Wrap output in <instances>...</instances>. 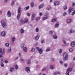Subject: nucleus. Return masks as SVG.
Masks as SVG:
<instances>
[{
  "mask_svg": "<svg viewBox=\"0 0 75 75\" xmlns=\"http://www.w3.org/2000/svg\"><path fill=\"white\" fill-rule=\"evenodd\" d=\"M63 59L64 61L65 62L67 60H68V54L67 53H64L63 55Z\"/></svg>",
  "mask_w": 75,
  "mask_h": 75,
  "instance_id": "f257e3e1",
  "label": "nucleus"
},
{
  "mask_svg": "<svg viewBox=\"0 0 75 75\" xmlns=\"http://www.w3.org/2000/svg\"><path fill=\"white\" fill-rule=\"evenodd\" d=\"M1 24L2 26L3 27V28H5L6 27V23L4 21H1Z\"/></svg>",
  "mask_w": 75,
  "mask_h": 75,
  "instance_id": "f03ea898",
  "label": "nucleus"
},
{
  "mask_svg": "<svg viewBox=\"0 0 75 75\" xmlns=\"http://www.w3.org/2000/svg\"><path fill=\"white\" fill-rule=\"evenodd\" d=\"M25 71L28 73H29L30 72V69L29 67H27L25 68Z\"/></svg>",
  "mask_w": 75,
  "mask_h": 75,
  "instance_id": "7ed1b4c3",
  "label": "nucleus"
},
{
  "mask_svg": "<svg viewBox=\"0 0 75 75\" xmlns=\"http://www.w3.org/2000/svg\"><path fill=\"white\" fill-rule=\"evenodd\" d=\"M0 53H1L2 55H4L5 54V49L4 48L2 51V50L0 49Z\"/></svg>",
  "mask_w": 75,
  "mask_h": 75,
  "instance_id": "20e7f679",
  "label": "nucleus"
},
{
  "mask_svg": "<svg viewBox=\"0 0 75 75\" xmlns=\"http://www.w3.org/2000/svg\"><path fill=\"white\" fill-rule=\"evenodd\" d=\"M73 10H74V8L72 7L68 9V13L69 14L71 12V11H72Z\"/></svg>",
  "mask_w": 75,
  "mask_h": 75,
  "instance_id": "39448f33",
  "label": "nucleus"
},
{
  "mask_svg": "<svg viewBox=\"0 0 75 75\" xmlns=\"http://www.w3.org/2000/svg\"><path fill=\"white\" fill-rule=\"evenodd\" d=\"M11 16V12L10 11H8L7 12V16L8 17H10Z\"/></svg>",
  "mask_w": 75,
  "mask_h": 75,
  "instance_id": "423d86ee",
  "label": "nucleus"
},
{
  "mask_svg": "<svg viewBox=\"0 0 75 75\" xmlns=\"http://www.w3.org/2000/svg\"><path fill=\"white\" fill-rule=\"evenodd\" d=\"M1 34L2 37H5L6 36V32L4 31H3L1 33Z\"/></svg>",
  "mask_w": 75,
  "mask_h": 75,
  "instance_id": "0eeeda50",
  "label": "nucleus"
},
{
  "mask_svg": "<svg viewBox=\"0 0 75 75\" xmlns=\"http://www.w3.org/2000/svg\"><path fill=\"white\" fill-rule=\"evenodd\" d=\"M71 46L72 47L75 46V42L74 41H72L71 42Z\"/></svg>",
  "mask_w": 75,
  "mask_h": 75,
  "instance_id": "6e6552de",
  "label": "nucleus"
},
{
  "mask_svg": "<svg viewBox=\"0 0 75 75\" xmlns=\"http://www.w3.org/2000/svg\"><path fill=\"white\" fill-rule=\"evenodd\" d=\"M49 33L50 34H51L52 35H53L52 34L53 33L54 34V35H55L56 34V33H55V32H53L52 31H50L49 32Z\"/></svg>",
  "mask_w": 75,
  "mask_h": 75,
  "instance_id": "1a4fd4ad",
  "label": "nucleus"
},
{
  "mask_svg": "<svg viewBox=\"0 0 75 75\" xmlns=\"http://www.w3.org/2000/svg\"><path fill=\"white\" fill-rule=\"evenodd\" d=\"M21 13V8L20 7H19L18 10V14Z\"/></svg>",
  "mask_w": 75,
  "mask_h": 75,
  "instance_id": "9d476101",
  "label": "nucleus"
},
{
  "mask_svg": "<svg viewBox=\"0 0 75 75\" xmlns=\"http://www.w3.org/2000/svg\"><path fill=\"white\" fill-rule=\"evenodd\" d=\"M38 51L40 54H42V49L40 48V50Z\"/></svg>",
  "mask_w": 75,
  "mask_h": 75,
  "instance_id": "9b49d317",
  "label": "nucleus"
},
{
  "mask_svg": "<svg viewBox=\"0 0 75 75\" xmlns=\"http://www.w3.org/2000/svg\"><path fill=\"white\" fill-rule=\"evenodd\" d=\"M44 7V4H42L40 5L39 6V9H40L41 8H42V7Z\"/></svg>",
  "mask_w": 75,
  "mask_h": 75,
  "instance_id": "f8f14e48",
  "label": "nucleus"
},
{
  "mask_svg": "<svg viewBox=\"0 0 75 75\" xmlns=\"http://www.w3.org/2000/svg\"><path fill=\"white\" fill-rule=\"evenodd\" d=\"M40 38V36H39V35H37L35 38V39L36 40H38V39H39V38Z\"/></svg>",
  "mask_w": 75,
  "mask_h": 75,
  "instance_id": "ddd939ff",
  "label": "nucleus"
},
{
  "mask_svg": "<svg viewBox=\"0 0 75 75\" xmlns=\"http://www.w3.org/2000/svg\"><path fill=\"white\" fill-rule=\"evenodd\" d=\"M59 23L57 22V23L55 25V28H57L59 26Z\"/></svg>",
  "mask_w": 75,
  "mask_h": 75,
  "instance_id": "4468645a",
  "label": "nucleus"
},
{
  "mask_svg": "<svg viewBox=\"0 0 75 75\" xmlns=\"http://www.w3.org/2000/svg\"><path fill=\"white\" fill-rule=\"evenodd\" d=\"M26 62L28 64H30L31 63V62L30 60L28 59L26 60Z\"/></svg>",
  "mask_w": 75,
  "mask_h": 75,
  "instance_id": "2eb2a0df",
  "label": "nucleus"
},
{
  "mask_svg": "<svg viewBox=\"0 0 75 75\" xmlns=\"http://www.w3.org/2000/svg\"><path fill=\"white\" fill-rule=\"evenodd\" d=\"M50 69H54V65H52L50 67Z\"/></svg>",
  "mask_w": 75,
  "mask_h": 75,
  "instance_id": "dca6fc26",
  "label": "nucleus"
},
{
  "mask_svg": "<svg viewBox=\"0 0 75 75\" xmlns=\"http://www.w3.org/2000/svg\"><path fill=\"white\" fill-rule=\"evenodd\" d=\"M21 13H20V14H18V15L17 16L18 20H19V19H20V16H21Z\"/></svg>",
  "mask_w": 75,
  "mask_h": 75,
  "instance_id": "f3484780",
  "label": "nucleus"
},
{
  "mask_svg": "<svg viewBox=\"0 0 75 75\" xmlns=\"http://www.w3.org/2000/svg\"><path fill=\"white\" fill-rule=\"evenodd\" d=\"M23 50L24 51V52H26L27 51V48L26 47H24L23 48Z\"/></svg>",
  "mask_w": 75,
  "mask_h": 75,
  "instance_id": "a211bd4d",
  "label": "nucleus"
},
{
  "mask_svg": "<svg viewBox=\"0 0 75 75\" xmlns=\"http://www.w3.org/2000/svg\"><path fill=\"white\" fill-rule=\"evenodd\" d=\"M71 21H72V20L68 19L67 20V23H71Z\"/></svg>",
  "mask_w": 75,
  "mask_h": 75,
  "instance_id": "6ab92c4d",
  "label": "nucleus"
},
{
  "mask_svg": "<svg viewBox=\"0 0 75 75\" xmlns=\"http://www.w3.org/2000/svg\"><path fill=\"white\" fill-rule=\"evenodd\" d=\"M35 17V14L34 13H33L32 15V18H31V19L32 20H34V18Z\"/></svg>",
  "mask_w": 75,
  "mask_h": 75,
  "instance_id": "aec40b11",
  "label": "nucleus"
},
{
  "mask_svg": "<svg viewBox=\"0 0 75 75\" xmlns=\"http://www.w3.org/2000/svg\"><path fill=\"white\" fill-rule=\"evenodd\" d=\"M11 47H9L7 50L8 52H11Z\"/></svg>",
  "mask_w": 75,
  "mask_h": 75,
  "instance_id": "412c9836",
  "label": "nucleus"
},
{
  "mask_svg": "<svg viewBox=\"0 0 75 75\" xmlns=\"http://www.w3.org/2000/svg\"><path fill=\"white\" fill-rule=\"evenodd\" d=\"M36 21H39V20H40V17H37L35 19Z\"/></svg>",
  "mask_w": 75,
  "mask_h": 75,
  "instance_id": "4be33fe9",
  "label": "nucleus"
},
{
  "mask_svg": "<svg viewBox=\"0 0 75 75\" xmlns=\"http://www.w3.org/2000/svg\"><path fill=\"white\" fill-rule=\"evenodd\" d=\"M75 31L74 30H72L71 29L69 30V32L70 34H72Z\"/></svg>",
  "mask_w": 75,
  "mask_h": 75,
  "instance_id": "5701e85b",
  "label": "nucleus"
},
{
  "mask_svg": "<svg viewBox=\"0 0 75 75\" xmlns=\"http://www.w3.org/2000/svg\"><path fill=\"white\" fill-rule=\"evenodd\" d=\"M30 8V6H27L26 7H25L24 8L25 10H28V9Z\"/></svg>",
  "mask_w": 75,
  "mask_h": 75,
  "instance_id": "b1692460",
  "label": "nucleus"
},
{
  "mask_svg": "<svg viewBox=\"0 0 75 75\" xmlns=\"http://www.w3.org/2000/svg\"><path fill=\"white\" fill-rule=\"evenodd\" d=\"M5 45L7 47H8L10 45V44L8 43H6L5 44Z\"/></svg>",
  "mask_w": 75,
  "mask_h": 75,
  "instance_id": "393cba45",
  "label": "nucleus"
},
{
  "mask_svg": "<svg viewBox=\"0 0 75 75\" xmlns=\"http://www.w3.org/2000/svg\"><path fill=\"white\" fill-rule=\"evenodd\" d=\"M54 6H57V5H58V1H55L54 3Z\"/></svg>",
  "mask_w": 75,
  "mask_h": 75,
  "instance_id": "a878e982",
  "label": "nucleus"
},
{
  "mask_svg": "<svg viewBox=\"0 0 75 75\" xmlns=\"http://www.w3.org/2000/svg\"><path fill=\"white\" fill-rule=\"evenodd\" d=\"M35 31L36 33H38L39 31V29L37 27L35 29Z\"/></svg>",
  "mask_w": 75,
  "mask_h": 75,
  "instance_id": "bb28decb",
  "label": "nucleus"
},
{
  "mask_svg": "<svg viewBox=\"0 0 75 75\" xmlns=\"http://www.w3.org/2000/svg\"><path fill=\"white\" fill-rule=\"evenodd\" d=\"M10 72H13L14 71V68H11L9 70Z\"/></svg>",
  "mask_w": 75,
  "mask_h": 75,
  "instance_id": "cd10ccee",
  "label": "nucleus"
},
{
  "mask_svg": "<svg viewBox=\"0 0 75 75\" xmlns=\"http://www.w3.org/2000/svg\"><path fill=\"white\" fill-rule=\"evenodd\" d=\"M66 75H69V71L67 70V72L66 73Z\"/></svg>",
  "mask_w": 75,
  "mask_h": 75,
  "instance_id": "c85d7f7f",
  "label": "nucleus"
},
{
  "mask_svg": "<svg viewBox=\"0 0 75 75\" xmlns=\"http://www.w3.org/2000/svg\"><path fill=\"white\" fill-rule=\"evenodd\" d=\"M59 53L60 54H61L62 53V50L61 49H59Z\"/></svg>",
  "mask_w": 75,
  "mask_h": 75,
  "instance_id": "c756f323",
  "label": "nucleus"
},
{
  "mask_svg": "<svg viewBox=\"0 0 75 75\" xmlns=\"http://www.w3.org/2000/svg\"><path fill=\"white\" fill-rule=\"evenodd\" d=\"M24 30L22 28L21 29V33L22 34H23L24 33Z\"/></svg>",
  "mask_w": 75,
  "mask_h": 75,
  "instance_id": "7c9ffc66",
  "label": "nucleus"
},
{
  "mask_svg": "<svg viewBox=\"0 0 75 75\" xmlns=\"http://www.w3.org/2000/svg\"><path fill=\"white\" fill-rule=\"evenodd\" d=\"M72 68H70L67 69V70L68 71H72Z\"/></svg>",
  "mask_w": 75,
  "mask_h": 75,
  "instance_id": "2f4dec72",
  "label": "nucleus"
},
{
  "mask_svg": "<svg viewBox=\"0 0 75 75\" xmlns=\"http://www.w3.org/2000/svg\"><path fill=\"white\" fill-rule=\"evenodd\" d=\"M14 4V1H13L11 3V6H13Z\"/></svg>",
  "mask_w": 75,
  "mask_h": 75,
  "instance_id": "473e14b6",
  "label": "nucleus"
},
{
  "mask_svg": "<svg viewBox=\"0 0 75 75\" xmlns=\"http://www.w3.org/2000/svg\"><path fill=\"white\" fill-rule=\"evenodd\" d=\"M27 22H28V19H25L24 21V23H26Z\"/></svg>",
  "mask_w": 75,
  "mask_h": 75,
  "instance_id": "72a5a7b5",
  "label": "nucleus"
},
{
  "mask_svg": "<svg viewBox=\"0 0 75 75\" xmlns=\"http://www.w3.org/2000/svg\"><path fill=\"white\" fill-rule=\"evenodd\" d=\"M24 47V44H21V47L22 48H23V47Z\"/></svg>",
  "mask_w": 75,
  "mask_h": 75,
  "instance_id": "f704fd0d",
  "label": "nucleus"
},
{
  "mask_svg": "<svg viewBox=\"0 0 75 75\" xmlns=\"http://www.w3.org/2000/svg\"><path fill=\"white\" fill-rule=\"evenodd\" d=\"M16 40V38H13L12 39V41L13 42V41H14Z\"/></svg>",
  "mask_w": 75,
  "mask_h": 75,
  "instance_id": "c9c22d12",
  "label": "nucleus"
},
{
  "mask_svg": "<svg viewBox=\"0 0 75 75\" xmlns=\"http://www.w3.org/2000/svg\"><path fill=\"white\" fill-rule=\"evenodd\" d=\"M63 8L64 10H66V9L67 8V6L66 5H65L64 6Z\"/></svg>",
  "mask_w": 75,
  "mask_h": 75,
  "instance_id": "e433bc0d",
  "label": "nucleus"
},
{
  "mask_svg": "<svg viewBox=\"0 0 75 75\" xmlns=\"http://www.w3.org/2000/svg\"><path fill=\"white\" fill-rule=\"evenodd\" d=\"M48 18V17H45L43 18V20H47Z\"/></svg>",
  "mask_w": 75,
  "mask_h": 75,
  "instance_id": "4c0bfd02",
  "label": "nucleus"
},
{
  "mask_svg": "<svg viewBox=\"0 0 75 75\" xmlns=\"http://www.w3.org/2000/svg\"><path fill=\"white\" fill-rule=\"evenodd\" d=\"M56 20H57V19H53L52 20V22H55V21H56Z\"/></svg>",
  "mask_w": 75,
  "mask_h": 75,
  "instance_id": "58836bf2",
  "label": "nucleus"
},
{
  "mask_svg": "<svg viewBox=\"0 0 75 75\" xmlns=\"http://www.w3.org/2000/svg\"><path fill=\"white\" fill-rule=\"evenodd\" d=\"M1 66L2 67H4V64H3V63L2 62L1 64Z\"/></svg>",
  "mask_w": 75,
  "mask_h": 75,
  "instance_id": "ea45409f",
  "label": "nucleus"
},
{
  "mask_svg": "<svg viewBox=\"0 0 75 75\" xmlns=\"http://www.w3.org/2000/svg\"><path fill=\"white\" fill-rule=\"evenodd\" d=\"M47 69V68L46 67H45L44 68H43L42 69V71H45Z\"/></svg>",
  "mask_w": 75,
  "mask_h": 75,
  "instance_id": "a19ab883",
  "label": "nucleus"
},
{
  "mask_svg": "<svg viewBox=\"0 0 75 75\" xmlns=\"http://www.w3.org/2000/svg\"><path fill=\"white\" fill-rule=\"evenodd\" d=\"M18 59V57H15L14 59V61H17V59Z\"/></svg>",
  "mask_w": 75,
  "mask_h": 75,
  "instance_id": "79ce46f5",
  "label": "nucleus"
},
{
  "mask_svg": "<svg viewBox=\"0 0 75 75\" xmlns=\"http://www.w3.org/2000/svg\"><path fill=\"white\" fill-rule=\"evenodd\" d=\"M72 16H74V14H75V10H74L72 13Z\"/></svg>",
  "mask_w": 75,
  "mask_h": 75,
  "instance_id": "37998d69",
  "label": "nucleus"
},
{
  "mask_svg": "<svg viewBox=\"0 0 75 75\" xmlns=\"http://www.w3.org/2000/svg\"><path fill=\"white\" fill-rule=\"evenodd\" d=\"M50 50V49L47 48V49L46 50V52H48V51H49Z\"/></svg>",
  "mask_w": 75,
  "mask_h": 75,
  "instance_id": "c03bdc74",
  "label": "nucleus"
},
{
  "mask_svg": "<svg viewBox=\"0 0 75 75\" xmlns=\"http://www.w3.org/2000/svg\"><path fill=\"white\" fill-rule=\"evenodd\" d=\"M31 7H33L34 6V3L32 2L31 4Z\"/></svg>",
  "mask_w": 75,
  "mask_h": 75,
  "instance_id": "a18cd8bd",
  "label": "nucleus"
},
{
  "mask_svg": "<svg viewBox=\"0 0 75 75\" xmlns=\"http://www.w3.org/2000/svg\"><path fill=\"white\" fill-rule=\"evenodd\" d=\"M48 14H49V13L48 12H46L45 13V15L46 16H48Z\"/></svg>",
  "mask_w": 75,
  "mask_h": 75,
  "instance_id": "49530a36",
  "label": "nucleus"
},
{
  "mask_svg": "<svg viewBox=\"0 0 75 75\" xmlns=\"http://www.w3.org/2000/svg\"><path fill=\"white\" fill-rule=\"evenodd\" d=\"M35 51V48H33L31 50V51H32V52H34V51Z\"/></svg>",
  "mask_w": 75,
  "mask_h": 75,
  "instance_id": "de8ad7c7",
  "label": "nucleus"
},
{
  "mask_svg": "<svg viewBox=\"0 0 75 75\" xmlns=\"http://www.w3.org/2000/svg\"><path fill=\"white\" fill-rule=\"evenodd\" d=\"M64 67H67L68 66V64L67 63H65L64 64Z\"/></svg>",
  "mask_w": 75,
  "mask_h": 75,
  "instance_id": "09e8293b",
  "label": "nucleus"
},
{
  "mask_svg": "<svg viewBox=\"0 0 75 75\" xmlns=\"http://www.w3.org/2000/svg\"><path fill=\"white\" fill-rule=\"evenodd\" d=\"M53 38L54 39H57V38H58V37H57V36H53Z\"/></svg>",
  "mask_w": 75,
  "mask_h": 75,
  "instance_id": "8fccbe9b",
  "label": "nucleus"
},
{
  "mask_svg": "<svg viewBox=\"0 0 75 75\" xmlns=\"http://www.w3.org/2000/svg\"><path fill=\"white\" fill-rule=\"evenodd\" d=\"M41 44H44V43H45V40H42L41 41Z\"/></svg>",
  "mask_w": 75,
  "mask_h": 75,
  "instance_id": "3c124183",
  "label": "nucleus"
},
{
  "mask_svg": "<svg viewBox=\"0 0 75 75\" xmlns=\"http://www.w3.org/2000/svg\"><path fill=\"white\" fill-rule=\"evenodd\" d=\"M51 8H52L51 7L47 8V10H51Z\"/></svg>",
  "mask_w": 75,
  "mask_h": 75,
  "instance_id": "603ef678",
  "label": "nucleus"
},
{
  "mask_svg": "<svg viewBox=\"0 0 75 75\" xmlns=\"http://www.w3.org/2000/svg\"><path fill=\"white\" fill-rule=\"evenodd\" d=\"M54 58H52L51 59V61H54Z\"/></svg>",
  "mask_w": 75,
  "mask_h": 75,
  "instance_id": "864d4df0",
  "label": "nucleus"
},
{
  "mask_svg": "<svg viewBox=\"0 0 75 75\" xmlns=\"http://www.w3.org/2000/svg\"><path fill=\"white\" fill-rule=\"evenodd\" d=\"M67 13L66 12H64L63 13V16H65V15H67Z\"/></svg>",
  "mask_w": 75,
  "mask_h": 75,
  "instance_id": "5fc2aeb1",
  "label": "nucleus"
},
{
  "mask_svg": "<svg viewBox=\"0 0 75 75\" xmlns=\"http://www.w3.org/2000/svg\"><path fill=\"white\" fill-rule=\"evenodd\" d=\"M16 69H18V66L17 65H16L15 67Z\"/></svg>",
  "mask_w": 75,
  "mask_h": 75,
  "instance_id": "6e6d98bb",
  "label": "nucleus"
},
{
  "mask_svg": "<svg viewBox=\"0 0 75 75\" xmlns=\"http://www.w3.org/2000/svg\"><path fill=\"white\" fill-rule=\"evenodd\" d=\"M27 16H30V15H31V14L28 13L27 14Z\"/></svg>",
  "mask_w": 75,
  "mask_h": 75,
  "instance_id": "4d7b16f0",
  "label": "nucleus"
},
{
  "mask_svg": "<svg viewBox=\"0 0 75 75\" xmlns=\"http://www.w3.org/2000/svg\"><path fill=\"white\" fill-rule=\"evenodd\" d=\"M8 61L7 60H6L5 61V64H7V63H8Z\"/></svg>",
  "mask_w": 75,
  "mask_h": 75,
  "instance_id": "13d9d810",
  "label": "nucleus"
},
{
  "mask_svg": "<svg viewBox=\"0 0 75 75\" xmlns=\"http://www.w3.org/2000/svg\"><path fill=\"white\" fill-rule=\"evenodd\" d=\"M69 51L70 52H72V49H70L69 50Z\"/></svg>",
  "mask_w": 75,
  "mask_h": 75,
  "instance_id": "bf43d9fd",
  "label": "nucleus"
},
{
  "mask_svg": "<svg viewBox=\"0 0 75 75\" xmlns=\"http://www.w3.org/2000/svg\"><path fill=\"white\" fill-rule=\"evenodd\" d=\"M36 49H37V50L38 51H39L40 50V49H39V47H36Z\"/></svg>",
  "mask_w": 75,
  "mask_h": 75,
  "instance_id": "052dcab7",
  "label": "nucleus"
},
{
  "mask_svg": "<svg viewBox=\"0 0 75 75\" xmlns=\"http://www.w3.org/2000/svg\"><path fill=\"white\" fill-rule=\"evenodd\" d=\"M59 62L60 64H62V63H63V62L62 60H60Z\"/></svg>",
  "mask_w": 75,
  "mask_h": 75,
  "instance_id": "680f3d73",
  "label": "nucleus"
},
{
  "mask_svg": "<svg viewBox=\"0 0 75 75\" xmlns=\"http://www.w3.org/2000/svg\"><path fill=\"white\" fill-rule=\"evenodd\" d=\"M40 75H46V74H44L41 73H40Z\"/></svg>",
  "mask_w": 75,
  "mask_h": 75,
  "instance_id": "e2e57ef3",
  "label": "nucleus"
},
{
  "mask_svg": "<svg viewBox=\"0 0 75 75\" xmlns=\"http://www.w3.org/2000/svg\"><path fill=\"white\" fill-rule=\"evenodd\" d=\"M8 1V0H5L4 1L5 3H7Z\"/></svg>",
  "mask_w": 75,
  "mask_h": 75,
  "instance_id": "0e129e2a",
  "label": "nucleus"
},
{
  "mask_svg": "<svg viewBox=\"0 0 75 75\" xmlns=\"http://www.w3.org/2000/svg\"><path fill=\"white\" fill-rule=\"evenodd\" d=\"M63 42L64 44H66V41L65 40L63 41Z\"/></svg>",
  "mask_w": 75,
  "mask_h": 75,
  "instance_id": "69168bd1",
  "label": "nucleus"
},
{
  "mask_svg": "<svg viewBox=\"0 0 75 75\" xmlns=\"http://www.w3.org/2000/svg\"><path fill=\"white\" fill-rule=\"evenodd\" d=\"M21 61H24V59H21Z\"/></svg>",
  "mask_w": 75,
  "mask_h": 75,
  "instance_id": "338daca9",
  "label": "nucleus"
},
{
  "mask_svg": "<svg viewBox=\"0 0 75 75\" xmlns=\"http://www.w3.org/2000/svg\"><path fill=\"white\" fill-rule=\"evenodd\" d=\"M42 13H40V16H42Z\"/></svg>",
  "mask_w": 75,
  "mask_h": 75,
  "instance_id": "774afa93",
  "label": "nucleus"
}]
</instances>
